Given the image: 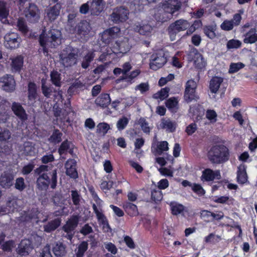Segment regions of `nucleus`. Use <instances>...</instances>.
Listing matches in <instances>:
<instances>
[{
  "mask_svg": "<svg viewBox=\"0 0 257 257\" xmlns=\"http://www.w3.org/2000/svg\"><path fill=\"white\" fill-rule=\"evenodd\" d=\"M152 199L154 201H160L163 198L162 192L158 189H155L152 192Z\"/></svg>",
  "mask_w": 257,
  "mask_h": 257,
  "instance_id": "60",
  "label": "nucleus"
},
{
  "mask_svg": "<svg viewBox=\"0 0 257 257\" xmlns=\"http://www.w3.org/2000/svg\"><path fill=\"white\" fill-rule=\"evenodd\" d=\"M0 87L7 91H12L15 89V81L11 75H7L0 79Z\"/></svg>",
  "mask_w": 257,
  "mask_h": 257,
  "instance_id": "13",
  "label": "nucleus"
},
{
  "mask_svg": "<svg viewBox=\"0 0 257 257\" xmlns=\"http://www.w3.org/2000/svg\"><path fill=\"white\" fill-rule=\"evenodd\" d=\"M237 180L241 184L245 183L247 181L246 167L244 165H241L238 167Z\"/></svg>",
  "mask_w": 257,
  "mask_h": 257,
  "instance_id": "32",
  "label": "nucleus"
},
{
  "mask_svg": "<svg viewBox=\"0 0 257 257\" xmlns=\"http://www.w3.org/2000/svg\"><path fill=\"white\" fill-rule=\"evenodd\" d=\"M149 87L148 83H142L136 86L135 90H139L141 93H144L149 90Z\"/></svg>",
  "mask_w": 257,
  "mask_h": 257,
  "instance_id": "63",
  "label": "nucleus"
},
{
  "mask_svg": "<svg viewBox=\"0 0 257 257\" xmlns=\"http://www.w3.org/2000/svg\"><path fill=\"white\" fill-rule=\"evenodd\" d=\"M217 113L213 110H208L206 113V118L211 123H214L217 120Z\"/></svg>",
  "mask_w": 257,
  "mask_h": 257,
  "instance_id": "56",
  "label": "nucleus"
},
{
  "mask_svg": "<svg viewBox=\"0 0 257 257\" xmlns=\"http://www.w3.org/2000/svg\"><path fill=\"white\" fill-rule=\"evenodd\" d=\"M78 222V217L77 216H73L71 217L67 222L66 224L63 226V229L68 234V238L71 239L73 236L72 232L77 226Z\"/></svg>",
  "mask_w": 257,
  "mask_h": 257,
  "instance_id": "15",
  "label": "nucleus"
},
{
  "mask_svg": "<svg viewBox=\"0 0 257 257\" xmlns=\"http://www.w3.org/2000/svg\"><path fill=\"white\" fill-rule=\"evenodd\" d=\"M160 127L167 131L172 132L175 131L176 127V123L171 121L169 118H163L161 120Z\"/></svg>",
  "mask_w": 257,
  "mask_h": 257,
  "instance_id": "30",
  "label": "nucleus"
},
{
  "mask_svg": "<svg viewBox=\"0 0 257 257\" xmlns=\"http://www.w3.org/2000/svg\"><path fill=\"white\" fill-rule=\"evenodd\" d=\"M11 138V133L7 129L0 128V141H7Z\"/></svg>",
  "mask_w": 257,
  "mask_h": 257,
  "instance_id": "57",
  "label": "nucleus"
},
{
  "mask_svg": "<svg viewBox=\"0 0 257 257\" xmlns=\"http://www.w3.org/2000/svg\"><path fill=\"white\" fill-rule=\"evenodd\" d=\"M62 63L64 66L68 67L75 64L78 56L75 51H71L70 47L63 50L60 55Z\"/></svg>",
  "mask_w": 257,
  "mask_h": 257,
  "instance_id": "5",
  "label": "nucleus"
},
{
  "mask_svg": "<svg viewBox=\"0 0 257 257\" xmlns=\"http://www.w3.org/2000/svg\"><path fill=\"white\" fill-rule=\"evenodd\" d=\"M197 87L196 82L193 80H188L186 84L184 99L187 102L197 98L195 94Z\"/></svg>",
  "mask_w": 257,
  "mask_h": 257,
  "instance_id": "8",
  "label": "nucleus"
},
{
  "mask_svg": "<svg viewBox=\"0 0 257 257\" xmlns=\"http://www.w3.org/2000/svg\"><path fill=\"white\" fill-rule=\"evenodd\" d=\"M87 248L88 243L85 241L81 242L78 247V251L76 253L77 257H82Z\"/></svg>",
  "mask_w": 257,
  "mask_h": 257,
  "instance_id": "51",
  "label": "nucleus"
},
{
  "mask_svg": "<svg viewBox=\"0 0 257 257\" xmlns=\"http://www.w3.org/2000/svg\"><path fill=\"white\" fill-rule=\"evenodd\" d=\"M61 8L60 4L58 3L47 9L46 12V19H48L50 21H54L59 15Z\"/></svg>",
  "mask_w": 257,
  "mask_h": 257,
  "instance_id": "18",
  "label": "nucleus"
},
{
  "mask_svg": "<svg viewBox=\"0 0 257 257\" xmlns=\"http://www.w3.org/2000/svg\"><path fill=\"white\" fill-rule=\"evenodd\" d=\"M244 66L241 62L232 63L230 64L228 72L230 74L234 73L243 68Z\"/></svg>",
  "mask_w": 257,
  "mask_h": 257,
  "instance_id": "47",
  "label": "nucleus"
},
{
  "mask_svg": "<svg viewBox=\"0 0 257 257\" xmlns=\"http://www.w3.org/2000/svg\"><path fill=\"white\" fill-rule=\"evenodd\" d=\"M116 46L114 47L113 49L110 50L106 49V52H104L103 54L100 57V60H103L104 59V56L111 55L114 54L122 53L125 54L128 52L131 49V45L128 43V40L127 38H123L122 41L119 40L116 42Z\"/></svg>",
  "mask_w": 257,
  "mask_h": 257,
  "instance_id": "3",
  "label": "nucleus"
},
{
  "mask_svg": "<svg viewBox=\"0 0 257 257\" xmlns=\"http://www.w3.org/2000/svg\"><path fill=\"white\" fill-rule=\"evenodd\" d=\"M192 57L194 66L199 69H204L206 65V61L202 55L199 53L197 50H193L189 55V60Z\"/></svg>",
  "mask_w": 257,
  "mask_h": 257,
  "instance_id": "9",
  "label": "nucleus"
},
{
  "mask_svg": "<svg viewBox=\"0 0 257 257\" xmlns=\"http://www.w3.org/2000/svg\"><path fill=\"white\" fill-rule=\"evenodd\" d=\"M241 45V42L238 40L232 39L229 40L227 43V48L228 49H237Z\"/></svg>",
  "mask_w": 257,
  "mask_h": 257,
  "instance_id": "52",
  "label": "nucleus"
},
{
  "mask_svg": "<svg viewBox=\"0 0 257 257\" xmlns=\"http://www.w3.org/2000/svg\"><path fill=\"white\" fill-rule=\"evenodd\" d=\"M76 164V161L73 159L68 160L65 164L66 174L73 178H75L77 177Z\"/></svg>",
  "mask_w": 257,
  "mask_h": 257,
  "instance_id": "20",
  "label": "nucleus"
},
{
  "mask_svg": "<svg viewBox=\"0 0 257 257\" xmlns=\"http://www.w3.org/2000/svg\"><path fill=\"white\" fill-rule=\"evenodd\" d=\"M60 220L59 218H56L45 225L44 230L47 232H50L56 229L60 225Z\"/></svg>",
  "mask_w": 257,
  "mask_h": 257,
  "instance_id": "42",
  "label": "nucleus"
},
{
  "mask_svg": "<svg viewBox=\"0 0 257 257\" xmlns=\"http://www.w3.org/2000/svg\"><path fill=\"white\" fill-rule=\"evenodd\" d=\"M37 186L41 190L47 189L50 183L49 177L48 174L43 173L37 179Z\"/></svg>",
  "mask_w": 257,
  "mask_h": 257,
  "instance_id": "28",
  "label": "nucleus"
},
{
  "mask_svg": "<svg viewBox=\"0 0 257 257\" xmlns=\"http://www.w3.org/2000/svg\"><path fill=\"white\" fill-rule=\"evenodd\" d=\"M171 210L173 214L177 215L183 211L184 210V206L180 204H172Z\"/></svg>",
  "mask_w": 257,
  "mask_h": 257,
  "instance_id": "58",
  "label": "nucleus"
},
{
  "mask_svg": "<svg viewBox=\"0 0 257 257\" xmlns=\"http://www.w3.org/2000/svg\"><path fill=\"white\" fill-rule=\"evenodd\" d=\"M18 199L16 197L10 198L7 202L6 207H0V214H4L14 211L18 206Z\"/></svg>",
  "mask_w": 257,
  "mask_h": 257,
  "instance_id": "17",
  "label": "nucleus"
},
{
  "mask_svg": "<svg viewBox=\"0 0 257 257\" xmlns=\"http://www.w3.org/2000/svg\"><path fill=\"white\" fill-rule=\"evenodd\" d=\"M20 41L21 39L17 33H9L5 36L4 45L8 48L14 49L19 46Z\"/></svg>",
  "mask_w": 257,
  "mask_h": 257,
  "instance_id": "10",
  "label": "nucleus"
},
{
  "mask_svg": "<svg viewBox=\"0 0 257 257\" xmlns=\"http://www.w3.org/2000/svg\"><path fill=\"white\" fill-rule=\"evenodd\" d=\"M181 7V3L178 0H169L163 5V9L165 12L173 15L178 11Z\"/></svg>",
  "mask_w": 257,
  "mask_h": 257,
  "instance_id": "14",
  "label": "nucleus"
},
{
  "mask_svg": "<svg viewBox=\"0 0 257 257\" xmlns=\"http://www.w3.org/2000/svg\"><path fill=\"white\" fill-rule=\"evenodd\" d=\"M54 254L57 257H61L65 253V248L61 243H57L53 248Z\"/></svg>",
  "mask_w": 257,
  "mask_h": 257,
  "instance_id": "44",
  "label": "nucleus"
},
{
  "mask_svg": "<svg viewBox=\"0 0 257 257\" xmlns=\"http://www.w3.org/2000/svg\"><path fill=\"white\" fill-rule=\"evenodd\" d=\"M37 152V149L32 145V143L27 142L25 144L24 146V153L30 156H34Z\"/></svg>",
  "mask_w": 257,
  "mask_h": 257,
  "instance_id": "43",
  "label": "nucleus"
},
{
  "mask_svg": "<svg viewBox=\"0 0 257 257\" xmlns=\"http://www.w3.org/2000/svg\"><path fill=\"white\" fill-rule=\"evenodd\" d=\"M103 6L102 0H93L90 7L91 14L95 15H98L102 11Z\"/></svg>",
  "mask_w": 257,
  "mask_h": 257,
  "instance_id": "27",
  "label": "nucleus"
},
{
  "mask_svg": "<svg viewBox=\"0 0 257 257\" xmlns=\"http://www.w3.org/2000/svg\"><path fill=\"white\" fill-rule=\"evenodd\" d=\"M169 89L168 88H162L160 91L154 94L153 97L155 99L164 100L168 96Z\"/></svg>",
  "mask_w": 257,
  "mask_h": 257,
  "instance_id": "45",
  "label": "nucleus"
},
{
  "mask_svg": "<svg viewBox=\"0 0 257 257\" xmlns=\"http://www.w3.org/2000/svg\"><path fill=\"white\" fill-rule=\"evenodd\" d=\"M9 15V10L6 7V4L4 2L0 1V21L3 23L8 22L7 17Z\"/></svg>",
  "mask_w": 257,
  "mask_h": 257,
  "instance_id": "35",
  "label": "nucleus"
},
{
  "mask_svg": "<svg viewBox=\"0 0 257 257\" xmlns=\"http://www.w3.org/2000/svg\"><path fill=\"white\" fill-rule=\"evenodd\" d=\"M68 198V195H62L61 194H56L53 197V201L54 204L56 205L59 206L61 208L60 210L55 212L56 216L60 215L66 213V211H65L66 206L69 203V201L67 200Z\"/></svg>",
  "mask_w": 257,
  "mask_h": 257,
  "instance_id": "7",
  "label": "nucleus"
},
{
  "mask_svg": "<svg viewBox=\"0 0 257 257\" xmlns=\"http://www.w3.org/2000/svg\"><path fill=\"white\" fill-rule=\"evenodd\" d=\"M140 74V70L136 69L131 72L130 74H126L123 77V79L126 80V81L132 83V80L137 77Z\"/></svg>",
  "mask_w": 257,
  "mask_h": 257,
  "instance_id": "50",
  "label": "nucleus"
},
{
  "mask_svg": "<svg viewBox=\"0 0 257 257\" xmlns=\"http://www.w3.org/2000/svg\"><path fill=\"white\" fill-rule=\"evenodd\" d=\"M94 56L93 53L89 52L83 58L81 66L84 69H86L89 65L90 62L93 60Z\"/></svg>",
  "mask_w": 257,
  "mask_h": 257,
  "instance_id": "46",
  "label": "nucleus"
},
{
  "mask_svg": "<svg viewBox=\"0 0 257 257\" xmlns=\"http://www.w3.org/2000/svg\"><path fill=\"white\" fill-rule=\"evenodd\" d=\"M17 26L19 31L23 33H26L28 31L27 27L26 25L25 22L22 19L18 20Z\"/></svg>",
  "mask_w": 257,
  "mask_h": 257,
  "instance_id": "64",
  "label": "nucleus"
},
{
  "mask_svg": "<svg viewBox=\"0 0 257 257\" xmlns=\"http://www.w3.org/2000/svg\"><path fill=\"white\" fill-rule=\"evenodd\" d=\"M220 174L219 171H213L210 169H207L202 172L201 179L202 181H210L214 179H219Z\"/></svg>",
  "mask_w": 257,
  "mask_h": 257,
  "instance_id": "19",
  "label": "nucleus"
},
{
  "mask_svg": "<svg viewBox=\"0 0 257 257\" xmlns=\"http://www.w3.org/2000/svg\"><path fill=\"white\" fill-rule=\"evenodd\" d=\"M168 143L167 141H161L157 143L156 148V152L158 155H161L163 153L168 151Z\"/></svg>",
  "mask_w": 257,
  "mask_h": 257,
  "instance_id": "39",
  "label": "nucleus"
},
{
  "mask_svg": "<svg viewBox=\"0 0 257 257\" xmlns=\"http://www.w3.org/2000/svg\"><path fill=\"white\" fill-rule=\"evenodd\" d=\"M26 16L30 21L32 22L37 21L39 18V11L37 7L34 4H30L29 8Z\"/></svg>",
  "mask_w": 257,
  "mask_h": 257,
  "instance_id": "22",
  "label": "nucleus"
},
{
  "mask_svg": "<svg viewBox=\"0 0 257 257\" xmlns=\"http://www.w3.org/2000/svg\"><path fill=\"white\" fill-rule=\"evenodd\" d=\"M37 97V87L36 84L30 82L28 85V98L32 103Z\"/></svg>",
  "mask_w": 257,
  "mask_h": 257,
  "instance_id": "36",
  "label": "nucleus"
},
{
  "mask_svg": "<svg viewBox=\"0 0 257 257\" xmlns=\"http://www.w3.org/2000/svg\"><path fill=\"white\" fill-rule=\"evenodd\" d=\"M62 134L59 131H55L50 137L49 140L51 142L57 143L61 141Z\"/></svg>",
  "mask_w": 257,
  "mask_h": 257,
  "instance_id": "61",
  "label": "nucleus"
},
{
  "mask_svg": "<svg viewBox=\"0 0 257 257\" xmlns=\"http://www.w3.org/2000/svg\"><path fill=\"white\" fill-rule=\"evenodd\" d=\"M227 148L223 145L213 146L208 152L209 160L213 163L220 164L228 159Z\"/></svg>",
  "mask_w": 257,
  "mask_h": 257,
  "instance_id": "2",
  "label": "nucleus"
},
{
  "mask_svg": "<svg viewBox=\"0 0 257 257\" xmlns=\"http://www.w3.org/2000/svg\"><path fill=\"white\" fill-rule=\"evenodd\" d=\"M123 207L125 211L131 216H136L139 214L137 206L132 203L127 202L124 203Z\"/></svg>",
  "mask_w": 257,
  "mask_h": 257,
  "instance_id": "33",
  "label": "nucleus"
},
{
  "mask_svg": "<svg viewBox=\"0 0 257 257\" xmlns=\"http://www.w3.org/2000/svg\"><path fill=\"white\" fill-rule=\"evenodd\" d=\"M223 81V78L221 77H213L209 82V87L210 92L212 93H216Z\"/></svg>",
  "mask_w": 257,
  "mask_h": 257,
  "instance_id": "21",
  "label": "nucleus"
},
{
  "mask_svg": "<svg viewBox=\"0 0 257 257\" xmlns=\"http://www.w3.org/2000/svg\"><path fill=\"white\" fill-rule=\"evenodd\" d=\"M90 27L88 22L84 21L80 23L78 26V32L79 34L85 36L90 31Z\"/></svg>",
  "mask_w": 257,
  "mask_h": 257,
  "instance_id": "40",
  "label": "nucleus"
},
{
  "mask_svg": "<svg viewBox=\"0 0 257 257\" xmlns=\"http://www.w3.org/2000/svg\"><path fill=\"white\" fill-rule=\"evenodd\" d=\"M11 69L13 72L19 71L23 65L24 59L21 56H17L11 59Z\"/></svg>",
  "mask_w": 257,
  "mask_h": 257,
  "instance_id": "25",
  "label": "nucleus"
},
{
  "mask_svg": "<svg viewBox=\"0 0 257 257\" xmlns=\"http://www.w3.org/2000/svg\"><path fill=\"white\" fill-rule=\"evenodd\" d=\"M109 125L105 122H101L97 125V132L102 135H105L109 130Z\"/></svg>",
  "mask_w": 257,
  "mask_h": 257,
  "instance_id": "49",
  "label": "nucleus"
},
{
  "mask_svg": "<svg viewBox=\"0 0 257 257\" xmlns=\"http://www.w3.org/2000/svg\"><path fill=\"white\" fill-rule=\"evenodd\" d=\"M167 62V59L163 51L153 54L150 58V67L154 70L161 68Z\"/></svg>",
  "mask_w": 257,
  "mask_h": 257,
  "instance_id": "6",
  "label": "nucleus"
},
{
  "mask_svg": "<svg viewBox=\"0 0 257 257\" xmlns=\"http://www.w3.org/2000/svg\"><path fill=\"white\" fill-rule=\"evenodd\" d=\"M128 11L127 10L120 7L114 10L111 16V19L112 21L115 23L125 21L128 19Z\"/></svg>",
  "mask_w": 257,
  "mask_h": 257,
  "instance_id": "11",
  "label": "nucleus"
},
{
  "mask_svg": "<svg viewBox=\"0 0 257 257\" xmlns=\"http://www.w3.org/2000/svg\"><path fill=\"white\" fill-rule=\"evenodd\" d=\"M51 78L52 83L57 86L61 85L60 74L56 71H53L51 74Z\"/></svg>",
  "mask_w": 257,
  "mask_h": 257,
  "instance_id": "55",
  "label": "nucleus"
},
{
  "mask_svg": "<svg viewBox=\"0 0 257 257\" xmlns=\"http://www.w3.org/2000/svg\"><path fill=\"white\" fill-rule=\"evenodd\" d=\"M215 28L212 26H206L204 28L205 35L210 39H213L215 37Z\"/></svg>",
  "mask_w": 257,
  "mask_h": 257,
  "instance_id": "53",
  "label": "nucleus"
},
{
  "mask_svg": "<svg viewBox=\"0 0 257 257\" xmlns=\"http://www.w3.org/2000/svg\"><path fill=\"white\" fill-rule=\"evenodd\" d=\"M96 103L102 107H106L110 102V98L108 94H101L95 100Z\"/></svg>",
  "mask_w": 257,
  "mask_h": 257,
  "instance_id": "34",
  "label": "nucleus"
},
{
  "mask_svg": "<svg viewBox=\"0 0 257 257\" xmlns=\"http://www.w3.org/2000/svg\"><path fill=\"white\" fill-rule=\"evenodd\" d=\"M120 30L114 27L105 30L102 34V41L105 44L108 43L110 40L117 37Z\"/></svg>",
  "mask_w": 257,
  "mask_h": 257,
  "instance_id": "16",
  "label": "nucleus"
},
{
  "mask_svg": "<svg viewBox=\"0 0 257 257\" xmlns=\"http://www.w3.org/2000/svg\"><path fill=\"white\" fill-rule=\"evenodd\" d=\"M241 20L240 14H235L231 20H225L220 25L222 30L229 31L233 29L234 26H238Z\"/></svg>",
  "mask_w": 257,
  "mask_h": 257,
  "instance_id": "12",
  "label": "nucleus"
},
{
  "mask_svg": "<svg viewBox=\"0 0 257 257\" xmlns=\"http://www.w3.org/2000/svg\"><path fill=\"white\" fill-rule=\"evenodd\" d=\"M220 240L221 237L219 235H215L213 233H210L209 235L205 237V241L206 242L215 243L219 241Z\"/></svg>",
  "mask_w": 257,
  "mask_h": 257,
  "instance_id": "54",
  "label": "nucleus"
},
{
  "mask_svg": "<svg viewBox=\"0 0 257 257\" xmlns=\"http://www.w3.org/2000/svg\"><path fill=\"white\" fill-rule=\"evenodd\" d=\"M257 42V32L255 28L251 29L244 35L243 42L246 44H253Z\"/></svg>",
  "mask_w": 257,
  "mask_h": 257,
  "instance_id": "26",
  "label": "nucleus"
},
{
  "mask_svg": "<svg viewBox=\"0 0 257 257\" xmlns=\"http://www.w3.org/2000/svg\"><path fill=\"white\" fill-rule=\"evenodd\" d=\"M26 187L24 179L22 178L17 179L15 183V188L19 191L23 190Z\"/></svg>",
  "mask_w": 257,
  "mask_h": 257,
  "instance_id": "62",
  "label": "nucleus"
},
{
  "mask_svg": "<svg viewBox=\"0 0 257 257\" xmlns=\"http://www.w3.org/2000/svg\"><path fill=\"white\" fill-rule=\"evenodd\" d=\"M134 29L140 34L144 35H149L153 30L151 26L148 24L136 25Z\"/></svg>",
  "mask_w": 257,
  "mask_h": 257,
  "instance_id": "31",
  "label": "nucleus"
},
{
  "mask_svg": "<svg viewBox=\"0 0 257 257\" xmlns=\"http://www.w3.org/2000/svg\"><path fill=\"white\" fill-rule=\"evenodd\" d=\"M32 249L31 241L29 239L22 240L17 249L19 254L22 255L28 254Z\"/></svg>",
  "mask_w": 257,
  "mask_h": 257,
  "instance_id": "23",
  "label": "nucleus"
},
{
  "mask_svg": "<svg viewBox=\"0 0 257 257\" xmlns=\"http://www.w3.org/2000/svg\"><path fill=\"white\" fill-rule=\"evenodd\" d=\"M61 32L56 29L51 30L48 34L43 32L40 36L39 42L44 53H48L49 48L55 47L61 43Z\"/></svg>",
  "mask_w": 257,
  "mask_h": 257,
  "instance_id": "1",
  "label": "nucleus"
},
{
  "mask_svg": "<svg viewBox=\"0 0 257 257\" xmlns=\"http://www.w3.org/2000/svg\"><path fill=\"white\" fill-rule=\"evenodd\" d=\"M12 108L15 114L20 118L23 120L27 119V114L25 111L19 103L16 102L13 103Z\"/></svg>",
  "mask_w": 257,
  "mask_h": 257,
  "instance_id": "29",
  "label": "nucleus"
},
{
  "mask_svg": "<svg viewBox=\"0 0 257 257\" xmlns=\"http://www.w3.org/2000/svg\"><path fill=\"white\" fill-rule=\"evenodd\" d=\"M189 27V22L182 19L177 20L171 24L168 28V33L171 41L175 40L176 35L178 32L185 31Z\"/></svg>",
  "mask_w": 257,
  "mask_h": 257,
  "instance_id": "4",
  "label": "nucleus"
},
{
  "mask_svg": "<svg viewBox=\"0 0 257 257\" xmlns=\"http://www.w3.org/2000/svg\"><path fill=\"white\" fill-rule=\"evenodd\" d=\"M214 202L219 203H227L228 204L233 203V199L232 198L226 196L215 197L213 198Z\"/></svg>",
  "mask_w": 257,
  "mask_h": 257,
  "instance_id": "48",
  "label": "nucleus"
},
{
  "mask_svg": "<svg viewBox=\"0 0 257 257\" xmlns=\"http://www.w3.org/2000/svg\"><path fill=\"white\" fill-rule=\"evenodd\" d=\"M89 190L91 193L93 198L92 207L93 208L94 205L97 209L102 210L103 204L102 200L98 197L92 188H90Z\"/></svg>",
  "mask_w": 257,
  "mask_h": 257,
  "instance_id": "38",
  "label": "nucleus"
},
{
  "mask_svg": "<svg viewBox=\"0 0 257 257\" xmlns=\"http://www.w3.org/2000/svg\"><path fill=\"white\" fill-rule=\"evenodd\" d=\"M93 211L96 214L99 225H102L108 221L106 217L103 213L102 210L97 209L94 205L93 206Z\"/></svg>",
  "mask_w": 257,
  "mask_h": 257,
  "instance_id": "41",
  "label": "nucleus"
},
{
  "mask_svg": "<svg viewBox=\"0 0 257 257\" xmlns=\"http://www.w3.org/2000/svg\"><path fill=\"white\" fill-rule=\"evenodd\" d=\"M14 176L8 172H4L0 178V185L5 188L10 187L13 184Z\"/></svg>",
  "mask_w": 257,
  "mask_h": 257,
  "instance_id": "24",
  "label": "nucleus"
},
{
  "mask_svg": "<svg viewBox=\"0 0 257 257\" xmlns=\"http://www.w3.org/2000/svg\"><path fill=\"white\" fill-rule=\"evenodd\" d=\"M166 105L172 112H176L178 108V100L175 97H171L167 100Z\"/></svg>",
  "mask_w": 257,
  "mask_h": 257,
  "instance_id": "37",
  "label": "nucleus"
},
{
  "mask_svg": "<svg viewBox=\"0 0 257 257\" xmlns=\"http://www.w3.org/2000/svg\"><path fill=\"white\" fill-rule=\"evenodd\" d=\"M128 122V119L126 117H123L118 120L116 127L118 130H122L125 127Z\"/></svg>",
  "mask_w": 257,
  "mask_h": 257,
  "instance_id": "59",
  "label": "nucleus"
}]
</instances>
